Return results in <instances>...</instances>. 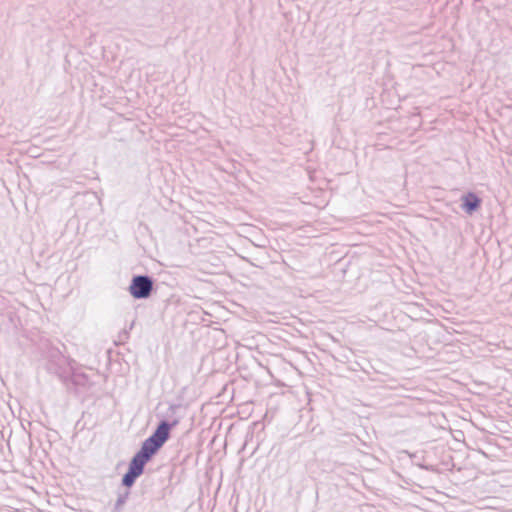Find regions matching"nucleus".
I'll list each match as a JSON object with an SVG mask.
<instances>
[{
    "instance_id": "3",
    "label": "nucleus",
    "mask_w": 512,
    "mask_h": 512,
    "mask_svg": "<svg viewBox=\"0 0 512 512\" xmlns=\"http://www.w3.org/2000/svg\"><path fill=\"white\" fill-rule=\"evenodd\" d=\"M73 360L61 354L59 351H52L50 355V364L55 366V373L61 378H67L72 370Z\"/></svg>"
},
{
    "instance_id": "1",
    "label": "nucleus",
    "mask_w": 512,
    "mask_h": 512,
    "mask_svg": "<svg viewBox=\"0 0 512 512\" xmlns=\"http://www.w3.org/2000/svg\"><path fill=\"white\" fill-rule=\"evenodd\" d=\"M181 407V404H171L168 408L167 416L172 417V419L159 421L156 429L142 442L140 449L132 456L128 469L121 479V485L127 488V490L118 494L114 505L115 512L121 511L129 498V488L135 484L136 480L144 473L146 464L170 438L171 430L180 423V417L173 416Z\"/></svg>"
},
{
    "instance_id": "4",
    "label": "nucleus",
    "mask_w": 512,
    "mask_h": 512,
    "mask_svg": "<svg viewBox=\"0 0 512 512\" xmlns=\"http://www.w3.org/2000/svg\"><path fill=\"white\" fill-rule=\"evenodd\" d=\"M481 202V198L478 197L475 193L468 192L461 197V208L467 214L472 215L480 208Z\"/></svg>"
},
{
    "instance_id": "2",
    "label": "nucleus",
    "mask_w": 512,
    "mask_h": 512,
    "mask_svg": "<svg viewBox=\"0 0 512 512\" xmlns=\"http://www.w3.org/2000/svg\"><path fill=\"white\" fill-rule=\"evenodd\" d=\"M154 289V279L147 274L133 275L128 287L130 295L137 300L147 299Z\"/></svg>"
}]
</instances>
